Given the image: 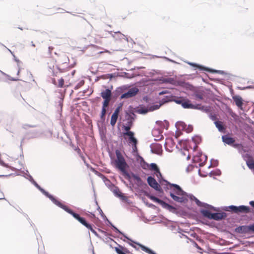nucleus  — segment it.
I'll use <instances>...</instances> for the list:
<instances>
[{
	"instance_id": "nucleus-27",
	"label": "nucleus",
	"mask_w": 254,
	"mask_h": 254,
	"mask_svg": "<svg viewBox=\"0 0 254 254\" xmlns=\"http://www.w3.org/2000/svg\"><path fill=\"white\" fill-rule=\"evenodd\" d=\"M253 158L252 155L249 154H246L244 155V159L247 162L248 160H251Z\"/></svg>"
},
{
	"instance_id": "nucleus-43",
	"label": "nucleus",
	"mask_w": 254,
	"mask_h": 254,
	"mask_svg": "<svg viewBox=\"0 0 254 254\" xmlns=\"http://www.w3.org/2000/svg\"><path fill=\"white\" fill-rule=\"evenodd\" d=\"M249 203L254 208V201H251Z\"/></svg>"
},
{
	"instance_id": "nucleus-41",
	"label": "nucleus",
	"mask_w": 254,
	"mask_h": 254,
	"mask_svg": "<svg viewBox=\"0 0 254 254\" xmlns=\"http://www.w3.org/2000/svg\"><path fill=\"white\" fill-rule=\"evenodd\" d=\"M131 144H132V149L133 150H136V149H137V146H136L137 144H135V145H134V144L133 143H131Z\"/></svg>"
},
{
	"instance_id": "nucleus-16",
	"label": "nucleus",
	"mask_w": 254,
	"mask_h": 254,
	"mask_svg": "<svg viewBox=\"0 0 254 254\" xmlns=\"http://www.w3.org/2000/svg\"><path fill=\"white\" fill-rule=\"evenodd\" d=\"M109 33L105 30H100L97 32V33L95 36V39L98 40L99 38H107V36Z\"/></svg>"
},
{
	"instance_id": "nucleus-39",
	"label": "nucleus",
	"mask_w": 254,
	"mask_h": 254,
	"mask_svg": "<svg viewBox=\"0 0 254 254\" xmlns=\"http://www.w3.org/2000/svg\"><path fill=\"white\" fill-rule=\"evenodd\" d=\"M190 65H193V66H196V67H198V68H199L200 69H204V68H203V67H202L201 66H200V65H198L196 64H190Z\"/></svg>"
},
{
	"instance_id": "nucleus-49",
	"label": "nucleus",
	"mask_w": 254,
	"mask_h": 254,
	"mask_svg": "<svg viewBox=\"0 0 254 254\" xmlns=\"http://www.w3.org/2000/svg\"><path fill=\"white\" fill-rule=\"evenodd\" d=\"M19 72H20V69H19V70H18V72H17V74H18V75L19 74Z\"/></svg>"
},
{
	"instance_id": "nucleus-30",
	"label": "nucleus",
	"mask_w": 254,
	"mask_h": 254,
	"mask_svg": "<svg viewBox=\"0 0 254 254\" xmlns=\"http://www.w3.org/2000/svg\"><path fill=\"white\" fill-rule=\"evenodd\" d=\"M131 128V125H127V126H124V129L126 132H131L130 131Z\"/></svg>"
},
{
	"instance_id": "nucleus-38",
	"label": "nucleus",
	"mask_w": 254,
	"mask_h": 254,
	"mask_svg": "<svg viewBox=\"0 0 254 254\" xmlns=\"http://www.w3.org/2000/svg\"><path fill=\"white\" fill-rule=\"evenodd\" d=\"M84 83V81L83 80L81 81L77 85L76 87L77 88H79L80 86L83 85Z\"/></svg>"
},
{
	"instance_id": "nucleus-26",
	"label": "nucleus",
	"mask_w": 254,
	"mask_h": 254,
	"mask_svg": "<svg viewBox=\"0 0 254 254\" xmlns=\"http://www.w3.org/2000/svg\"><path fill=\"white\" fill-rule=\"evenodd\" d=\"M184 98H183L182 97L177 98V99H174V101L178 104H181L182 105V104L183 103V101L184 100Z\"/></svg>"
},
{
	"instance_id": "nucleus-4",
	"label": "nucleus",
	"mask_w": 254,
	"mask_h": 254,
	"mask_svg": "<svg viewBox=\"0 0 254 254\" xmlns=\"http://www.w3.org/2000/svg\"><path fill=\"white\" fill-rule=\"evenodd\" d=\"M201 213L208 219L217 221L222 220L226 217V214L224 212L212 213L207 210H202Z\"/></svg>"
},
{
	"instance_id": "nucleus-19",
	"label": "nucleus",
	"mask_w": 254,
	"mask_h": 254,
	"mask_svg": "<svg viewBox=\"0 0 254 254\" xmlns=\"http://www.w3.org/2000/svg\"><path fill=\"white\" fill-rule=\"evenodd\" d=\"M215 125L219 131L221 132H225L226 127H225L223 123L221 121H217L215 122Z\"/></svg>"
},
{
	"instance_id": "nucleus-45",
	"label": "nucleus",
	"mask_w": 254,
	"mask_h": 254,
	"mask_svg": "<svg viewBox=\"0 0 254 254\" xmlns=\"http://www.w3.org/2000/svg\"><path fill=\"white\" fill-rule=\"evenodd\" d=\"M127 125H131V127L132 126V122L131 121H128L127 122Z\"/></svg>"
},
{
	"instance_id": "nucleus-3",
	"label": "nucleus",
	"mask_w": 254,
	"mask_h": 254,
	"mask_svg": "<svg viewBox=\"0 0 254 254\" xmlns=\"http://www.w3.org/2000/svg\"><path fill=\"white\" fill-rule=\"evenodd\" d=\"M115 153L116 158L114 160V163L116 168L121 171L124 176L129 178V175L127 170L128 166L122 152L119 150H116Z\"/></svg>"
},
{
	"instance_id": "nucleus-20",
	"label": "nucleus",
	"mask_w": 254,
	"mask_h": 254,
	"mask_svg": "<svg viewBox=\"0 0 254 254\" xmlns=\"http://www.w3.org/2000/svg\"><path fill=\"white\" fill-rule=\"evenodd\" d=\"M138 245L143 251H144L149 254H156L153 251H152L149 248L146 247L145 246L139 244H138Z\"/></svg>"
},
{
	"instance_id": "nucleus-22",
	"label": "nucleus",
	"mask_w": 254,
	"mask_h": 254,
	"mask_svg": "<svg viewBox=\"0 0 254 254\" xmlns=\"http://www.w3.org/2000/svg\"><path fill=\"white\" fill-rule=\"evenodd\" d=\"M200 140V138L198 136H196V137H193L192 138V143H194V146H193L194 149H195L197 147L196 143H199Z\"/></svg>"
},
{
	"instance_id": "nucleus-35",
	"label": "nucleus",
	"mask_w": 254,
	"mask_h": 254,
	"mask_svg": "<svg viewBox=\"0 0 254 254\" xmlns=\"http://www.w3.org/2000/svg\"><path fill=\"white\" fill-rule=\"evenodd\" d=\"M248 229L249 231L254 232V224L248 226Z\"/></svg>"
},
{
	"instance_id": "nucleus-42",
	"label": "nucleus",
	"mask_w": 254,
	"mask_h": 254,
	"mask_svg": "<svg viewBox=\"0 0 254 254\" xmlns=\"http://www.w3.org/2000/svg\"><path fill=\"white\" fill-rule=\"evenodd\" d=\"M194 246L196 247L198 249L201 250V249L200 248V247L195 242H193Z\"/></svg>"
},
{
	"instance_id": "nucleus-2",
	"label": "nucleus",
	"mask_w": 254,
	"mask_h": 254,
	"mask_svg": "<svg viewBox=\"0 0 254 254\" xmlns=\"http://www.w3.org/2000/svg\"><path fill=\"white\" fill-rule=\"evenodd\" d=\"M170 190V195L176 202L185 203L188 201L186 193L178 185L168 183Z\"/></svg>"
},
{
	"instance_id": "nucleus-12",
	"label": "nucleus",
	"mask_w": 254,
	"mask_h": 254,
	"mask_svg": "<svg viewBox=\"0 0 254 254\" xmlns=\"http://www.w3.org/2000/svg\"><path fill=\"white\" fill-rule=\"evenodd\" d=\"M148 197L152 200H153V201L154 202H156L158 203H159V204H160L162 207H164V208H169V207H170L171 206L168 204V203L165 202L164 201H163V200L159 199L158 198L154 196H153V195H149L148 196Z\"/></svg>"
},
{
	"instance_id": "nucleus-11",
	"label": "nucleus",
	"mask_w": 254,
	"mask_h": 254,
	"mask_svg": "<svg viewBox=\"0 0 254 254\" xmlns=\"http://www.w3.org/2000/svg\"><path fill=\"white\" fill-rule=\"evenodd\" d=\"M178 126L179 128H181L182 130H185L187 133L191 132L193 130V127L191 125L187 126L184 122H178Z\"/></svg>"
},
{
	"instance_id": "nucleus-14",
	"label": "nucleus",
	"mask_w": 254,
	"mask_h": 254,
	"mask_svg": "<svg viewBox=\"0 0 254 254\" xmlns=\"http://www.w3.org/2000/svg\"><path fill=\"white\" fill-rule=\"evenodd\" d=\"M101 97L104 99H111L112 92L111 90L107 89L101 93Z\"/></svg>"
},
{
	"instance_id": "nucleus-10",
	"label": "nucleus",
	"mask_w": 254,
	"mask_h": 254,
	"mask_svg": "<svg viewBox=\"0 0 254 254\" xmlns=\"http://www.w3.org/2000/svg\"><path fill=\"white\" fill-rule=\"evenodd\" d=\"M121 108V106H119L118 107H117L115 110L113 115H112L110 124L113 127H114L115 125L117 122Z\"/></svg>"
},
{
	"instance_id": "nucleus-5",
	"label": "nucleus",
	"mask_w": 254,
	"mask_h": 254,
	"mask_svg": "<svg viewBox=\"0 0 254 254\" xmlns=\"http://www.w3.org/2000/svg\"><path fill=\"white\" fill-rule=\"evenodd\" d=\"M139 90L137 87H133L129 89L127 92L123 94L121 99H127L135 96L138 92Z\"/></svg>"
},
{
	"instance_id": "nucleus-40",
	"label": "nucleus",
	"mask_w": 254,
	"mask_h": 254,
	"mask_svg": "<svg viewBox=\"0 0 254 254\" xmlns=\"http://www.w3.org/2000/svg\"><path fill=\"white\" fill-rule=\"evenodd\" d=\"M254 162V159L253 158L251 160H248L247 162H246V164H247V165H248L249 163H253Z\"/></svg>"
},
{
	"instance_id": "nucleus-37",
	"label": "nucleus",
	"mask_w": 254,
	"mask_h": 254,
	"mask_svg": "<svg viewBox=\"0 0 254 254\" xmlns=\"http://www.w3.org/2000/svg\"><path fill=\"white\" fill-rule=\"evenodd\" d=\"M249 169L254 170V162L253 163H249L248 165H247Z\"/></svg>"
},
{
	"instance_id": "nucleus-25",
	"label": "nucleus",
	"mask_w": 254,
	"mask_h": 254,
	"mask_svg": "<svg viewBox=\"0 0 254 254\" xmlns=\"http://www.w3.org/2000/svg\"><path fill=\"white\" fill-rule=\"evenodd\" d=\"M194 99L198 101H200L203 100V97L201 94L197 93L194 95Z\"/></svg>"
},
{
	"instance_id": "nucleus-15",
	"label": "nucleus",
	"mask_w": 254,
	"mask_h": 254,
	"mask_svg": "<svg viewBox=\"0 0 254 254\" xmlns=\"http://www.w3.org/2000/svg\"><path fill=\"white\" fill-rule=\"evenodd\" d=\"M233 99L235 102L236 105L241 109H242L243 101L241 97L239 96H235L233 97Z\"/></svg>"
},
{
	"instance_id": "nucleus-46",
	"label": "nucleus",
	"mask_w": 254,
	"mask_h": 254,
	"mask_svg": "<svg viewBox=\"0 0 254 254\" xmlns=\"http://www.w3.org/2000/svg\"><path fill=\"white\" fill-rule=\"evenodd\" d=\"M76 150L79 153L80 152V149L79 148L76 149Z\"/></svg>"
},
{
	"instance_id": "nucleus-48",
	"label": "nucleus",
	"mask_w": 254,
	"mask_h": 254,
	"mask_svg": "<svg viewBox=\"0 0 254 254\" xmlns=\"http://www.w3.org/2000/svg\"><path fill=\"white\" fill-rule=\"evenodd\" d=\"M49 49L50 52H51V50H53V48L49 47Z\"/></svg>"
},
{
	"instance_id": "nucleus-32",
	"label": "nucleus",
	"mask_w": 254,
	"mask_h": 254,
	"mask_svg": "<svg viewBox=\"0 0 254 254\" xmlns=\"http://www.w3.org/2000/svg\"><path fill=\"white\" fill-rule=\"evenodd\" d=\"M133 178L136 180L138 183H140L141 182V178L137 175L133 174L132 175Z\"/></svg>"
},
{
	"instance_id": "nucleus-44",
	"label": "nucleus",
	"mask_w": 254,
	"mask_h": 254,
	"mask_svg": "<svg viewBox=\"0 0 254 254\" xmlns=\"http://www.w3.org/2000/svg\"><path fill=\"white\" fill-rule=\"evenodd\" d=\"M196 204L200 206L201 202L199 200H198V199H196Z\"/></svg>"
},
{
	"instance_id": "nucleus-8",
	"label": "nucleus",
	"mask_w": 254,
	"mask_h": 254,
	"mask_svg": "<svg viewBox=\"0 0 254 254\" xmlns=\"http://www.w3.org/2000/svg\"><path fill=\"white\" fill-rule=\"evenodd\" d=\"M182 106L186 109H200L202 108L200 104H192L189 100L186 99H184Z\"/></svg>"
},
{
	"instance_id": "nucleus-34",
	"label": "nucleus",
	"mask_w": 254,
	"mask_h": 254,
	"mask_svg": "<svg viewBox=\"0 0 254 254\" xmlns=\"http://www.w3.org/2000/svg\"><path fill=\"white\" fill-rule=\"evenodd\" d=\"M114 192L116 194V195L118 197H122L123 196V195H122V193L120 191V190L119 189L115 190Z\"/></svg>"
},
{
	"instance_id": "nucleus-47",
	"label": "nucleus",
	"mask_w": 254,
	"mask_h": 254,
	"mask_svg": "<svg viewBox=\"0 0 254 254\" xmlns=\"http://www.w3.org/2000/svg\"><path fill=\"white\" fill-rule=\"evenodd\" d=\"M31 45L33 47H35V45L34 44L33 42H31Z\"/></svg>"
},
{
	"instance_id": "nucleus-28",
	"label": "nucleus",
	"mask_w": 254,
	"mask_h": 254,
	"mask_svg": "<svg viewBox=\"0 0 254 254\" xmlns=\"http://www.w3.org/2000/svg\"><path fill=\"white\" fill-rule=\"evenodd\" d=\"M111 99H106L104 100L103 103V108H107V107L108 106L110 101Z\"/></svg>"
},
{
	"instance_id": "nucleus-36",
	"label": "nucleus",
	"mask_w": 254,
	"mask_h": 254,
	"mask_svg": "<svg viewBox=\"0 0 254 254\" xmlns=\"http://www.w3.org/2000/svg\"><path fill=\"white\" fill-rule=\"evenodd\" d=\"M35 127V126L29 125H27V124L24 125L23 127V128H24V129H27L28 127Z\"/></svg>"
},
{
	"instance_id": "nucleus-29",
	"label": "nucleus",
	"mask_w": 254,
	"mask_h": 254,
	"mask_svg": "<svg viewBox=\"0 0 254 254\" xmlns=\"http://www.w3.org/2000/svg\"><path fill=\"white\" fill-rule=\"evenodd\" d=\"M106 113V108L102 107V111H101V119H102V120L105 119V116Z\"/></svg>"
},
{
	"instance_id": "nucleus-7",
	"label": "nucleus",
	"mask_w": 254,
	"mask_h": 254,
	"mask_svg": "<svg viewBox=\"0 0 254 254\" xmlns=\"http://www.w3.org/2000/svg\"><path fill=\"white\" fill-rule=\"evenodd\" d=\"M147 183L148 185L152 188H153L154 190H155L157 191H160L161 190V188L159 184L157 182L156 180L150 176L147 178Z\"/></svg>"
},
{
	"instance_id": "nucleus-1",
	"label": "nucleus",
	"mask_w": 254,
	"mask_h": 254,
	"mask_svg": "<svg viewBox=\"0 0 254 254\" xmlns=\"http://www.w3.org/2000/svg\"><path fill=\"white\" fill-rule=\"evenodd\" d=\"M45 194L56 205L59 207L62 208L67 213L72 215L73 217L77 219L80 223L85 226L87 228L89 229L92 233L96 234V231L93 229V227L91 224L87 223L84 218L81 217L79 214L74 212L71 209L69 208L67 206L62 204L60 201L57 200L55 197L51 194H49L48 192H45Z\"/></svg>"
},
{
	"instance_id": "nucleus-6",
	"label": "nucleus",
	"mask_w": 254,
	"mask_h": 254,
	"mask_svg": "<svg viewBox=\"0 0 254 254\" xmlns=\"http://www.w3.org/2000/svg\"><path fill=\"white\" fill-rule=\"evenodd\" d=\"M207 159V156L202 153L195 155L193 158L194 162L199 163V165H203Z\"/></svg>"
},
{
	"instance_id": "nucleus-24",
	"label": "nucleus",
	"mask_w": 254,
	"mask_h": 254,
	"mask_svg": "<svg viewBox=\"0 0 254 254\" xmlns=\"http://www.w3.org/2000/svg\"><path fill=\"white\" fill-rule=\"evenodd\" d=\"M229 209L232 212L238 214V206L231 205L229 206Z\"/></svg>"
},
{
	"instance_id": "nucleus-33",
	"label": "nucleus",
	"mask_w": 254,
	"mask_h": 254,
	"mask_svg": "<svg viewBox=\"0 0 254 254\" xmlns=\"http://www.w3.org/2000/svg\"><path fill=\"white\" fill-rule=\"evenodd\" d=\"M64 84V80L63 78H60L58 80V86L59 87H62Z\"/></svg>"
},
{
	"instance_id": "nucleus-31",
	"label": "nucleus",
	"mask_w": 254,
	"mask_h": 254,
	"mask_svg": "<svg viewBox=\"0 0 254 254\" xmlns=\"http://www.w3.org/2000/svg\"><path fill=\"white\" fill-rule=\"evenodd\" d=\"M154 174L158 179H159L160 178H162V175L159 169L156 172H154Z\"/></svg>"
},
{
	"instance_id": "nucleus-9",
	"label": "nucleus",
	"mask_w": 254,
	"mask_h": 254,
	"mask_svg": "<svg viewBox=\"0 0 254 254\" xmlns=\"http://www.w3.org/2000/svg\"><path fill=\"white\" fill-rule=\"evenodd\" d=\"M123 136L125 139H127L126 136L128 137V142L130 144L133 143L134 145L137 143V139L134 137L133 132H125L123 133Z\"/></svg>"
},
{
	"instance_id": "nucleus-18",
	"label": "nucleus",
	"mask_w": 254,
	"mask_h": 254,
	"mask_svg": "<svg viewBox=\"0 0 254 254\" xmlns=\"http://www.w3.org/2000/svg\"><path fill=\"white\" fill-rule=\"evenodd\" d=\"M222 138L223 141L228 145H231L235 142V139L228 135H223Z\"/></svg>"
},
{
	"instance_id": "nucleus-17",
	"label": "nucleus",
	"mask_w": 254,
	"mask_h": 254,
	"mask_svg": "<svg viewBox=\"0 0 254 254\" xmlns=\"http://www.w3.org/2000/svg\"><path fill=\"white\" fill-rule=\"evenodd\" d=\"M238 214L240 213H249L251 212V209L249 206L241 205L238 206Z\"/></svg>"
},
{
	"instance_id": "nucleus-13",
	"label": "nucleus",
	"mask_w": 254,
	"mask_h": 254,
	"mask_svg": "<svg viewBox=\"0 0 254 254\" xmlns=\"http://www.w3.org/2000/svg\"><path fill=\"white\" fill-rule=\"evenodd\" d=\"M115 251L118 254H127L129 253L127 249L121 245L115 248Z\"/></svg>"
},
{
	"instance_id": "nucleus-23",
	"label": "nucleus",
	"mask_w": 254,
	"mask_h": 254,
	"mask_svg": "<svg viewBox=\"0 0 254 254\" xmlns=\"http://www.w3.org/2000/svg\"><path fill=\"white\" fill-rule=\"evenodd\" d=\"M151 170L154 171V172H156L159 168L157 165L155 163H151L149 165V168Z\"/></svg>"
},
{
	"instance_id": "nucleus-21",
	"label": "nucleus",
	"mask_w": 254,
	"mask_h": 254,
	"mask_svg": "<svg viewBox=\"0 0 254 254\" xmlns=\"http://www.w3.org/2000/svg\"><path fill=\"white\" fill-rule=\"evenodd\" d=\"M140 159V165L143 169H147L149 168V164H147L142 157H139Z\"/></svg>"
}]
</instances>
